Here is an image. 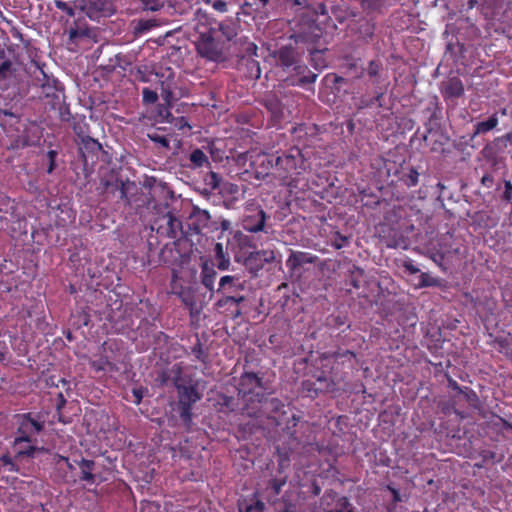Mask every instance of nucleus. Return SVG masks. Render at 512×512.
I'll return each instance as SVG.
<instances>
[{
  "mask_svg": "<svg viewBox=\"0 0 512 512\" xmlns=\"http://www.w3.org/2000/svg\"><path fill=\"white\" fill-rule=\"evenodd\" d=\"M266 218V213L262 209H251L250 214H247L243 219V228L244 230L251 233L263 231L265 227Z\"/></svg>",
  "mask_w": 512,
  "mask_h": 512,
  "instance_id": "9",
  "label": "nucleus"
},
{
  "mask_svg": "<svg viewBox=\"0 0 512 512\" xmlns=\"http://www.w3.org/2000/svg\"><path fill=\"white\" fill-rule=\"evenodd\" d=\"M43 429V424L30 418L25 417L18 429V436L15 438V447L19 446L22 442H30L29 434L39 433Z\"/></svg>",
  "mask_w": 512,
  "mask_h": 512,
  "instance_id": "10",
  "label": "nucleus"
},
{
  "mask_svg": "<svg viewBox=\"0 0 512 512\" xmlns=\"http://www.w3.org/2000/svg\"><path fill=\"white\" fill-rule=\"evenodd\" d=\"M192 354L195 355V357L202 361V362H205L206 361V354L202 348V344L200 343L199 340H197V343L192 347Z\"/></svg>",
  "mask_w": 512,
  "mask_h": 512,
  "instance_id": "39",
  "label": "nucleus"
},
{
  "mask_svg": "<svg viewBox=\"0 0 512 512\" xmlns=\"http://www.w3.org/2000/svg\"><path fill=\"white\" fill-rule=\"evenodd\" d=\"M498 124V117L496 114L490 116L486 121H481L476 124V129L473 134V137L478 134L486 133L492 129H494Z\"/></svg>",
  "mask_w": 512,
  "mask_h": 512,
  "instance_id": "22",
  "label": "nucleus"
},
{
  "mask_svg": "<svg viewBox=\"0 0 512 512\" xmlns=\"http://www.w3.org/2000/svg\"><path fill=\"white\" fill-rule=\"evenodd\" d=\"M226 300H228V295H225V296H222L216 303H215V308L219 311V312H225V311H228L230 310V308L233 306L230 304L229 301L226 302Z\"/></svg>",
  "mask_w": 512,
  "mask_h": 512,
  "instance_id": "37",
  "label": "nucleus"
},
{
  "mask_svg": "<svg viewBox=\"0 0 512 512\" xmlns=\"http://www.w3.org/2000/svg\"><path fill=\"white\" fill-rule=\"evenodd\" d=\"M217 36H223L227 41L232 40L236 36L235 26L231 22H222L217 24Z\"/></svg>",
  "mask_w": 512,
  "mask_h": 512,
  "instance_id": "21",
  "label": "nucleus"
},
{
  "mask_svg": "<svg viewBox=\"0 0 512 512\" xmlns=\"http://www.w3.org/2000/svg\"><path fill=\"white\" fill-rule=\"evenodd\" d=\"M135 183L134 182H130L129 180H127L126 182H123L122 180L119 181V186H118V189L117 191L119 192V197L120 199L124 200L127 204L130 203V199L128 197V193L132 190V189H135Z\"/></svg>",
  "mask_w": 512,
  "mask_h": 512,
  "instance_id": "25",
  "label": "nucleus"
},
{
  "mask_svg": "<svg viewBox=\"0 0 512 512\" xmlns=\"http://www.w3.org/2000/svg\"><path fill=\"white\" fill-rule=\"evenodd\" d=\"M362 9L368 13L379 11L383 5L382 0H358Z\"/></svg>",
  "mask_w": 512,
  "mask_h": 512,
  "instance_id": "28",
  "label": "nucleus"
},
{
  "mask_svg": "<svg viewBox=\"0 0 512 512\" xmlns=\"http://www.w3.org/2000/svg\"><path fill=\"white\" fill-rule=\"evenodd\" d=\"M375 32V23L371 20H362L359 23L358 33L363 39H370Z\"/></svg>",
  "mask_w": 512,
  "mask_h": 512,
  "instance_id": "23",
  "label": "nucleus"
},
{
  "mask_svg": "<svg viewBox=\"0 0 512 512\" xmlns=\"http://www.w3.org/2000/svg\"><path fill=\"white\" fill-rule=\"evenodd\" d=\"M148 137L154 143L159 144L160 146H162L164 148H167V149L169 148V140L165 136L154 133V134H148Z\"/></svg>",
  "mask_w": 512,
  "mask_h": 512,
  "instance_id": "41",
  "label": "nucleus"
},
{
  "mask_svg": "<svg viewBox=\"0 0 512 512\" xmlns=\"http://www.w3.org/2000/svg\"><path fill=\"white\" fill-rule=\"evenodd\" d=\"M133 35L135 37H139L152 28L159 25L156 19H140L137 21H133Z\"/></svg>",
  "mask_w": 512,
  "mask_h": 512,
  "instance_id": "16",
  "label": "nucleus"
},
{
  "mask_svg": "<svg viewBox=\"0 0 512 512\" xmlns=\"http://www.w3.org/2000/svg\"><path fill=\"white\" fill-rule=\"evenodd\" d=\"M179 394V405L193 406L197 401L201 399V395L197 389L192 385H186L178 390Z\"/></svg>",
  "mask_w": 512,
  "mask_h": 512,
  "instance_id": "14",
  "label": "nucleus"
},
{
  "mask_svg": "<svg viewBox=\"0 0 512 512\" xmlns=\"http://www.w3.org/2000/svg\"><path fill=\"white\" fill-rule=\"evenodd\" d=\"M272 0H255L254 4L256 10H263L270 5Z\"/></svg>",
  "mask_w": 512,
  "mask_h": 512,
  "instance_id": "58",
  "label": "nucleus"
},
{
  "mask_svg": "<svg viewBox=\"0 0 512 512\" xmlns=\"http://www.w3.org/2000/svg\"><path fill=\"white\" fill-rule=\"evenodd\" d=\"M273 250H259L251 252L244 260V265L253 274H257L265 264L275 261Z\"/></svg>",
  "mask_w": 512,
  "mask_h": 512,
  "instance_id": "5",
  "label": "nucleus"
},
{
  "mask_svg": "<svg viewBox=\"0 0 512 512\" xmlns=\"http://www.w3.org/2000/svg\"><path fill=\"white\" fill-rule=\"evenodd\" d=\"M436 284H437L436 279H434L427 273H421L420 283H419L420 287H430V286H435Z\"/></svg>",
  "mask_w": 512,
  "mask_h": 512,
  "instance_id": "38",
  "label": "nucleus"
},
{
  "mask_svg": "<svg viewBox=\"0 0 512 512\" xmlns=\"http://www.w3.org/2000/svg\"><path fill=\"white\" fill-rule=\"evenodd\" d=\"M499 142L509 143L512 146V131L497 139Z\"/></svg>",
  "mask_w": 512,
  "mask_h": 512,
  "instance_id": "64",
  "label": "nucleus"
},
{
  "mask_svg": "<svg viewBox=\"0 0 512 512\" xmlns=\"http://www.w3.org/2000/svg\"><path fill=\"white\" fill-rule=\"evenodd\" d=\"M216 261H217L216 266L219 270H222V271L227 270L230 266L229 257L217 259Z\"/></svg>",
  "mask_w": 512,
  "mask_h": 512,
  "instance_id": "51",
  "label": "nucleus"
},
{
  "mask_svg": "<svg viewBox=\"0 0 512 512\" xmlns=\"http://www.w3.org/2000/svg\"><path fill=\"white\" fill-rule=\"evenodd\" d=\"M267 107L274 113L277 114L280 111L279 102L277 100H271L268 102Z\"/></svg>",
  "mask_w": 512,
  "mask_h": 512,
  "instance_id": "60",
  "label": "nucleus"
},
{
  "mask_svg": "<svg viewBox=\"0 0 512 512\" xmlns=\"http://www.w3.org/2000/svg\"><path fill=\"white\" fill-rule=\"evenodd\" d=\"M4 51H0V74H5L6 72L10 71L12 67L11 61L4 59Z\"/></svg>",
  "mask_w": 512,
  "mask_h": 512,
  "instance_id": "42",
  "label": "nucleus"
},
{
  "mask_svg": "<svg viewBox=\"0 0 512 512\" xmlns=\"http://www.w3.org/2000/svg\"><path fill=\"white\" fill-rule=\"evenodd\" d=\"M94 467L95 462L93 460L82 459L79 462V468L81 470V479L88 483H93L95 481V476L92 473Z\"/></svg>",
  "mask_w": 512,
  "mask_h": 512,
  "instance_id": "18",
  "label": "nucleus"
},
{
  "mask_svg": "<svg viewBox=\"0 0 512 512\" xmlns=\"http://www.w3.org/2000/svg\"><path fill=\"white\" fill-rule=\"evenodd\" d=\"M271 56L276 60L277 65L283 69H289L299 63V53L291 45H285L275 50Z\"/></svg>",
  "mask_w": 512,
  "mask_h": 512,
  "instance_id": "6",
  "label": "nucleus"
},
{
  "mask_svg": "<svg viewBox=\"0 0 512 512\" xmlns=\"http://www.w3.org/2000/svg\"><path fill=\"white\" fill-rule=\"evenodd\" d=\"M311 64L316 70H320L326 66L321 50L311 51Z\"/></svg>",
  "mask_w": 512,
  "mask_h": 512,
  "instance_id": "30",
  "label": "nucleus"
},
{
  "mask_svg": "<svg viewBox=\"0 0 512 512\" xmlns=\"http://www.w3.org/2000/svg\"><path fill=\"white\" fill-rule=\"evenodd\" d=\"M383 95H384L383 92H379L376 94V96L374 98L370 99L369 101H367V102L362 101V105L369 107V106H372L375 102H378V106L381 107L382 104H381L380 100L383 97Z\"/></svg>",
  "mask_w": 512,
  "mask_h": 512,
  "instance_id": "52",
  "label": "nucleus"
},
{
  "mask_svg": "<svg viewBox=\"0 0 512 512\" xmlns=\"http://www.w3.org/2000/svg\"><path fill=\"white\" fill-rule=\"evenodd\" d=\"M143 5V9L147 11H158L160 10L165 0H139Z\"/></svg>",
  "mask_w": 512,
  "mask_h": 512,
  "instance_id": "32",
  "label": "nucleus"
},
{
  "mask_svg": "<svg viewBox=\"0 0 512 512\" xmlns=\"http://www.w3.org/2000/svg\"><path fill=\"white\" fill-rule=\"evenodd\" d=\"M245 282L240 281L237 276L226 275L220 278L216 293L225 295H233L239 291H243Z\"/></svg>",
  "mask_w": 512,
  "mask_h": 512,
  "instance_id": "11",
  "label": "nucleus"
},
{
  "mask_svg": "<svg viewBox=\"0 0 512 512\" xmlns=\"http://www.w3.org/2000/svg\"><path fill=\"white\" fill-rule=\"evenodd\" d=\"M213 7L216 9V10H219V11H226V8H227V5L224 1H221V0H216L214 3H213Z\"/></svg>",
  "mask_w": 512,
  "mask_h": 512,
  "instance_id": "63",
  "label": "nucleus"
},
{
  "mask_svg": "<svg viewBox=\"0 0 512 512\" xmlns=\"http://www.w3.org/2000/svg\"><path fill=\"white\" fill-rule=\"evenodd\" d=\"M142 95H143V102L146 104H153L158 99L157 93L149 88H144L142 91Z\"/></svg>",
  "mask_w": 512,
  "mask_h": 512,
  "instance_id": "35",
  "label": "nucleus"
},
{
  "mask_svg": "<svg viewBox=\"0 0 512 512\" xmlns=\"http://www.w3.org/2000/svg\"><path fill=\"white\" fill-rule=\"evenodd\" d=\"M200 37L197 41L198 53L212 61H221L224 59L223 43L217 36L216 28H210L208 31L200 30L197 26Z\"/></svg>",
  "mask_w": 512,
  "mask_h": 512,
  "instance_id": "2",
  "label": "nucleus"
},
{
  "mask_svg": "<svg viewBox=\"0 0 512 512\" xmlns=\"http://www.w3.org/2000/svg\"><path fill=\"white\" fill-rule=\"evenodd\" d=\"M10 32V35L18 40L19 42L23 43L25 47L29 46V41L28 40H25L24 39V36L23 34L20 32V30L16 27H11V29L9 30Z\"/></svg>",
  "mask_w": 512,
  "mask_h": 512,
  "instance_id": "43",
  "label": "nucleus"
},
{
  "mask_svg": "<svg viewBox=\"0 0 512 512\" xmlns=\"http://www.w3.org/2000/svg\"><path fill=\"white\" fill-rule=\"evenodd\" d=\"M318 257L307 252L292 251L289 255L286 265L290 270H297L305 264H314Z\"/></svg>",
  "mask_w": 512,
  "mask_h": 512,
  "instance_id": "12",
  "label": "nucleus"
},
{
  "mask_svg": "<svg viewBox=\"0 0 512 512\" xmlns=\"http://www.w3.org/2000/svg\"><path fill=\"white\" fill-rule=\"evenodd\" d=\"M461 394L471 406L476 407L477 403L479 402V398L472 389L465 387Z\"/></svg>",
  "mask_w": 512,
  "mask_h": 512,
  "instance_id": "34",
  "label": "nucleus"
},
{
  "mask_svg": "<svg viewBox=\"0 0 512 512\" xmlns=\"http://www.w3.org/2000/svg\"><path fill=\"white\" fill-rule=\"evenodd\" d=\"M36 450H37V448H36V447L29 445V446L27 447V449H24V450H22V449H18V450H17V454H18L19 456H22V455L33 456V454H34V452H35Z\"/></svg>",
  "mask_w": 512,
  "mask_h": 512,
  "instance_id": "59",
  "label": "nucleus"
},
{
  "mask_svg": "<svg viewBox=\"0 0 512 512\" xmlns=\"http://www.w3.org/2000/svg\"><path fill=\"white\" fill-rule=\"evenodd\" d=\"M106 365H110V363L104 359L95 360L91 363L92 368L96 371H104Z\"/></svg>",
  "mask_w": 512,
  "mask_h": 512,
  "instance_id": "49",
  "label": "nucleus"
},
{
  "mask_svg": "<svg viewBox=\"0 0 512 512\" xmlns=\"http://www.w3.org/2000/svg\"><path fill=\"white\" fill-rule=\"evenodd\" d=\"M170 372L172 375L173 384L177 390L181 389L189 383L190 380L186 376H183V370L179 364L173 365Z\"/></svg>",
  "mask_w": 512,
  "mask_h": 512,
  "instance_id": "20",
  "label": "nucleus"
},
{
  "mask_svg": "<svg viewBox=\"0 0 512 512\" xmlns=\"http://www.w3.org/2000/svg\"><path fill=\"white\" fill-rule=\"evenodd\" d=\"M264 510V503L261 501H257L255 505H250L246 507L245 512H262Z\"/></svg>",
  "mask_w": 512,
  "mask_h": 512,
  "instance_id": "54",
  "label": "nucleus"
},
{
  "mask_svg": "<svg viewBox=\"0 0 512 512\" xmlns=\"http://www.w3.org/2000/svg\"><path fill=\"white\" fill-rule=\"evenodd\" d=\"M166 220V234L170 238H176L178 235V231L182 227L181 221L175 217L171 212H167L163 217Z\"/></svg>",
  "mask_w": 512,
  "mask_h": 512,
  "instance_id": "17",
  "label": "nucleus"
},
{
  "mask_svg": "<svg viewBox=\"0 0 512 512\" xmlns=\"http://www.w3.org/2000/svg\"><path fill=\"white\" fill-rule=\"evenodd\" d=\"M317 77H318V74L309 71L307 75L304 74L303 76H301L298 79L296 84L297 85L312 84L316 81Z\"/></svg>",
  "mask_w": 512,
  "mask_h": 512,
  "instance_id": "40",
  "label": "nucleus"
},
{
  "mask_svg": "<svg viewBox=\"0 0 512 512\" xmlns=\"http://www.w3.org/2000/svg\"><path fill=\"white\" fill-rule=\"evenodd\" d=\"M221 177L214 171H210L204 177V183L210 190H216L221 183Z\"/></svg>",
  "mask_w": 512,
  "mask_h": 512,
  "instance_id": "27",
  "label": "nucleus"
},
{
  "mask_svg": "<svg viewBox=\"0 0 512 512\" xmlns=\"http://www.w3.org/2000/svg\"><path fill=\"white\" fill-rule=\"evenodd\" d=\"M380 70L381 64L379 62L372 60L368 63L366 73L373 84H378L380 82Z\"/></svg>",
  "mask_w": 512,
  "mask_h": 512,
  "instance_id": "24",
  "label": "nucleus"
},
{
  "mask_svg": "<svg viewBox=\"0 0 512 512\" xmlns=\"http://www.w3.org/2000/svg\"><path fill=\"white\" fill-rule=\"evenodd\" d=\"M503 198L507 201L512 198V184L510 181L505 182V191L503 193Z\"/></svg>",
  "mask_w": 512,
  "mask_h": 512,
  "instance_id": "56",
  "label": "nucleus"
},
{
  "mask_svg": "<svg viewBox=\"0 0 512 512\" xmlns=\"http://www.w3.org/2000/svg\"><path fill=\"white\" fill-rule=\"evenodd\" d=\"M45 81L41 84L42 97L46 104L52 109H61L65 102V94L63 86L56 79H50L45 74Z\"/></svg>",
  "mask_w": 512,
  "mask_h": 512,
  "instance_id": "4",
  "label": "nucleus"
},
{
  "mask_svg": "<svg viewBox=\"0 0 512 512\" xmlns=\"http://www.w3.org/2000/svg\"><path fill=\"white\" fill-rule=\"evenodd\" d=\"M275 167L282 171L283 177L299 175L305 171V159L301 150L293 147L275 158Z\"/></svg>",
  "mask_w": 512,
  "mask_h": 512,
  "instance_id": "3",
  "label": "nucleus"
},
{
  "mask_svg": "<svg viewBox=\"0 0 512 512\" xmlns=\"http://www.w3.org/2000/svg\"><path fill=\"white\" fill-rule=\"evenodd\" d=\"M55 6L58 9L66 12L67 15H69L70 17H73L75 15L74 9L71 6H69L66 2H63L61 0H56L55 1Z\"/></svg>",
  "mask_w": 512,
  "mask_h": 512,
  "instance_id": "44",
  "label": "nucleus"
},
{
  "mask_svg": "<svg viewBox=\"0 0 512 512\" xmlns=\"http://www.w3.org/2000/svg\"><path fill=\"white\" fill-rule=\"evenodd\" d=\"M80 10L90 19H94L99 14H111L114 11L110 0H87L80 5Z\"/></svg>",
  "mask_w": 512,
  "mask_h": 512,
  "instance_id": "8",
  "label": "nucleus"
},
{
  "mask_svg": "<svg viewBox=\"0 0 512 512\" xmlns=\"http://www.w3.org/2000/svg\"><path fill=\"white\" fill-rule=\"evenodd\" d=\"M192 168H200L203 166H210V162L206 154L199 148L193 150L189 156Z\"/></svg>",
  "mask_w": 512,
  "mask_h": 512,
  "instance_id": "19",
  "label": "nucleus"
},
{
  "mask_svg": "<svg viewBox=\"0 0 512 512\" xmlns=\"http://www.w3.org/2000/svg\"><path fill=\"white\" fill-rule=\"evenodd\" d=\"M418 177H419V173L417 172V170L415 168H411L409 170V173L406 176L405 184L408 187H412V186L417 185Z\"/></svg>",
  "mask_w": 512,
  "mask_h": 512,
  "instance_id": "36",
  "label": "nucleus"
},
{
  "mask_svg": "<svg viewBox=\"0 0 512 512\" xmlns=\"http://www.w3.org/2000/svg\"><path fill=\"white\" fill-rule=\"evenodd\" d=\"M214 253H215V259H221V258H225L227 257L225 252H224V248H223V245L222 243H216L215 246H214Z\"/></svg>",
  "mask_w": 512,
  "mask_h": 512,
  "instance_id": "50",
  "label": "nucleus"
},
{
  "mask_svg": "<svg viewBox=\"0 0 512 512\" xmlns=\"http://www.w3.org/2000/svg\"><path fill=\"white\" fill-rule=\"evenodd\" d=\"M266 401V403H269L271 408L274 410V411H277L279 409V407L281 406V402L279 399L277 398H272L270 399L269 401L265 398L264 399Z\"/></svg>",
  "mask_w": 512,
  "mask_h": 512,
  "instance_id": "61",
  "label": "nucleus"
},
{
  "mask_svg": "<svg viewBox=\"0 0 512 512\" xmlns=\"http://www.w3.org/2000/svg\"><path fill=\"white\" fill-rule=\"evenodd\" d=\"M403 267L409 274H416L420 271L416 266L413 265L411 260L404 261Z\"/></svg>",
  "mask_w": 512,
  "mask_h": 512,
  "instance_id": "55",
  "label": "nucleus"
},
{
  "mask_svg": "<svg viewBox=\"0 0 512 512\" xmlns=\"http://www.w3.org/2000/svg\"><path fill=\"white\" fill-rule=\"evenodd\" d=\"M217 273L213 267H210L207 263L202 265L201 269V283L207 288L209 291L214 292V282L216 279Z\"/></svg>",
  "mask_w": 512,
  "mask_h": 512,
  "instance_id": "15",
  "label": "nucleus"
},
{
  "mask_svg": "<svg viewBox=\"0 0 512 512\" xmlns=\"http://www.w3.org/2000/svg\"><path fill=\"white\" fill-rule=\"evenodd\" d=\"M120 180L121 179H119L113 175L109 179L108 178L101 179L100 185L103 188V192H110V193L117 192Z\"/></svg>",
  "mask_w": 512,
  "mask_h": 512,
  "instance_id": "26",
  "label": "nucleus"
},
{
  "mask_svg": "<svg viewBox=\"0 0 512 512\" xmlns=\"http://www.w3.org/2000/svg\"><path fill=\"white\" fill-rule=\"evenodd\" d=\"M345 242H347V237L337 233V239L333 242V246L336 249H341Z\"/></svg>",
  "mask_w": 512,
  "mask_h": 512,
  "instance_id": "57",
  "label": "nucleus"
},
{
  "mask_svg": "<svg viewBox=\"0 0 512 512\" xmlns=\"http://www.w3.org/2000/svg\"><path fill=\"white\" fill-rule=\"evenodd\" d=\"M247 66L250 72V77L258 79L261 75L259 62L253 59H247Z\"/></svg>",
  "mask_w": 512,
  "mask_h": 512,
  "instance_id": "33",
  "label": "nucleus"
},
{
  "mask_svg": "<svg viewBox=\"0 0 512 512\" xmlns=\"http://www.w3.org/2000/svg\"><path fill=\"white\" fill-rule=\"evenodd\" d=\"M231 305L238 307V305L245 301V297L243 295H238L237 293L233 295H228V300Z\"/></svg>",
  "mask_w": 512,
  "mask_h": 512,
  "instance_id": "47",
  "label": "nucleus"
},
{
  "mask_svg": "<svg viewBox=\"0 0 512 512\" xmlns=\"http://www.w3.org/2000/svg\"><path fill=\"white\" fill-rule=\"evenodd\" d=\"M189 219L191 221L190 228L195 234H200L203 230L211 228L210 213L198 206H193Z\"/></svg>",
  "mask_w": 512,
  "mask_h": 512,
  "instance_id": "7",
  "label": "nucleus"
},
{
  "mask_svg": "<svg viewBox=\"0 0 512 512\" xmlns=\"http://www.w3.org/2000/svg\"><path fill=\"white\" fill-rule=\"evenodd\" d=\"M441 93L445 98H458L464 94L462 81L457 77H452L441 83Z\"/></svg>",
  "mask_w": 512,
  "mask_h": 512,
  "instance_id": "13",
  "label": "nucleus"
},
{
  "mask_svg": "<svg viewBox=\"0 0 512 512\" xmlns=\"http://www.w3.org/2000/svg\"><path fill=\"white\" fill-rule=\"evenodd\" d=\"M74 29H83L85 31H90L87 23L85 22L84 18H78L73 21L72 25L70 26Z\"/></svg>",
  "mask_w": 512,
  "mask_h": 512,
  "instance_id": "48",
  "label": "nucleus"
},
{
  "mask_svg": "<svg viewBox=\"0 0 512 512\" xmlns=\"http://www.w3.org/2000/svg\"><path fill=\"white\" fill-rule=\"evenodd\" d=\"M161 87H162V92H161L162 97L166 101L167 105L169 106L171 103V100L173 98V93L170 90V88L167 85H165L164 82L162 83Z\"/></svg>",
  "mask_w": 512,
  "mask_h": 512,
  "instance_id": "45",
  "label": "nucleus"
},
{
  "mask_svg": "<svg viewBox=\"0 0 512 512\" xmlns=\"http://www.w3.org/2000/svg\"><path fill=\"white\" fill-rule=\"evenodd\" d=\"M56 156H57V152L54 151V150H50L48 153H47V157H48V160H49V166L47 168V173H52L53 170L55 169V159H56Z\"/></svg>",
  "mask_w": 512,
  "mask_h": 512,
  "instance_id": "46",
  "label": "nucleus"
},
{
  "mask_svg": "<svg viewBox=\"0 0 512 512\" xmlns=\"http://www.w3.org/2000/svg\"><path fill=\"white\" fill-rule=\"evenodd\" d=\"M60 118L63 121H69L71 119V113L65 103L62 104V108L59 109Z\"/></svg>",
  "mask_w": 512,
  "mask_h": 512,
  "instance_id": "53",
  "label": "nucleus"
},
{
  "mask_svg": "<svg viewBox=\"0 0 512 512\" xmlns=\"http://www.w3.org/2000/svg\"><path fill=\"white\" fill-rule=\"evenodd\" d=\"M481 183L486 187H491L493 184V177L490 174H486L482 177Z\"/></svg>",
  "mask_w": 512,
  "mask_h": 512,
  "instance_id": "62",
  "label": "nucleus"
},
{
  "mask_svg": "<svg viewBox=\"0 0 512 512\" xmlns=\"http://www.w3.org/2000/svg\"><path fill=\"white\" fill-rule=\"evenodd\" d=\"M267 389L268 383L264 381V374L244 372L239 379L238 393L248 401L262 403Z\"/></svg>",
  "mask_w": 512,
  "mask_h": 512,
  "instance_id": "1",
  "label": "nucleus"
},
{
  "mask_svg": "<svg viewBox=\"0 0 512 512\" xmlns=\"http://www.w3.org/2000/svg\"><path fill=\"white\" fill-rule=\"evenodd\" d=\"M66 32L68 33L69 43H76L77 39L90 36V31H85L83 29L77 30L72 27L66 30Z\"/></svg>",
  "mask_w": 512,
  "mask_h": 512,
  "instance_id": "31",
  "label": "nucleus"
},
{
  "mask_svg": "<svg viewBox=\"0 0 512 512\" xmlns=\"http://www.w3.org/2000/svg\"><path fill=\"white\" fill-rule=\"evenodd\" d=\"M180 408V418L183 424L190 428L192 425V406L188 405H179Z\"/></svg>",
  "mask_w": 512,
  "mask_h": 512,
  "instance_id": "29",
  "label": "nucleus"
}]
</instances>
